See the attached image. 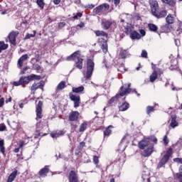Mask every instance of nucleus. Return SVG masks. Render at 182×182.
<instances>
[{"label": "nucleus", "instance_id": "f257e3e1", "mask_svg": "<svg viewBox=\"0 0 182 182\" xmlns=\"http://www.w3.org/2000/svg\"><path fill=\"white\" fill-rule=\"evenodd\" d=\"M35 79L36 80H41V75L31 74L28 76L21 77L18 81L13 82V86H26L29 82Z\"/></svg>", "mask_w": 182, "mask_h": 182}, {"label": "nucleus", "instance_id": "f03ea898", "mask_svg": "<svg viewBox=\"0 0 182 182\" xmlns=\"http://www.w3.org/2000/svg\"><path fill=\"white\" fill-rule=\"evenodd\" d=\"M130 86H132V84H127L122 85L119 89V93L117 94L114 97H112L109 101L108 104L112 105V103H114V101L117 100L119 97H123V96H125V95H129L132 92V89H130Z\"/></svg>", "mask_w": 182, "mask_h": 182}, {"label": "nucleus", "instance_id": "7ed1b4c3", "mask_svg": "<svg viewBox=\"0 0 182 182\" xmlns=\"http://www.w3.org/2000/svg\"><path fill=\"white\" fill-rule=\"evenodd\" d=\"M173 154V149L169 148L167 151L165 155L162 157V159L160 160L158 168H161V167H164L165 164H167V161L170 160V157H171V155Z\"/></svg>", "mask_w": 182, "mask_h": 182}, {"label": "nucleus", "instance_id": "20e7f679", "mask_svg": "<svg viewBox=\"0 0 182 182\" xmlns=\"http://www.w3.org/2000/svg\"><path fill=\"white\" fill-rule=\"evenodd\" d=\"M93 70H95V62H93L92 59L87 60V79H90L92 77V75H93Z\"/></svg>", "mask_w": 182, "mask_h": 182}, {"label": "nucleus", "instance_id": "39448f33", "mask_svg": "<svg viewBox=\"0 0 182 182\" xmlns=\"http://www.w3.org/2000/svg\"><path fill=\"white\" fill-rule=\"evenodd\" d=\"M18 35H19V31H11L9 34V41L11 45H16V38H18Z\"/></svg>", "mask_w": 182, "mask_h": 182}, {"label": "nucleus", "instance_id": "423d86ee", "mask_svg": "<svg viewBox=\"0 0 182 182\" xmlns=\"http://www.w3.org/2000/svg\"><path fill=\"white\" fill-rule=\"evenodd\" d=\"M42 106H43V102L38 101L36 108V120H38V119H42V117H43V115L42 114Z\"/></svg>", "mask_w": 182, "mask_h": 182}, {"label": "nucleus", "instance_id": "0eeeda50", "mask_svg": "<svg viewBox=\"0 0 182 182\" xmlns=\"http://www.w3.org/2000/svg\"><path fill=\"white\" fill-rule=\"evenodd\" d=\"M69 97L72 102H74V107L80 106V96L73 95L72 92L69 94Z\"/></svg>", "mask_w": 182, "mask_h": 182}, {"label": "nucleus", "instance_id": "6e6552de", "mask_svg": "<svg viewBox=\"0 0 182 182\" xmlns=\"http://www.w3.org/2000/svg\"><path fill=\"white\" fill-rule=\"evenodd\" d=\"M112 25H113V21H112V20L103 18L101 21V26L104 31L110 29V26H112Z\"/></svg>", "mask_w": 182, "mask_h": 182}, {"label": "nucleus", "instance_id": "1a4fd4ad", "mask_svg": "<svg viewBox=\"0 0 182 182\" xmlns=\"http://www.w3.org/2000/svg\"><path fill=\"white\" fill-rule=\"evenodd\" d=\"M69 182H78L79 177L77 176V173L75 171H70L68 175Z\"/></svg>", "mask_w": 182, "mask_h": 182}, {"label": "nucleus", "instance_id": "9d476101", "mask_svg": "<svg viewBox=\"0 0 182 182\" xmlns=\"http://www.w3.org/2000/svg\"><path fill=\"white\" fill-rule=\"evenodd\" d=\"M98 43L102 50V52L107 53V41H106L103 38H101L98 39Z\"/></svg>", "mask_w": 182, "mask_h": 182}, {"label": "nucleus", "instance_id": "9b49d317", "mask_svg": "<svg viewBox=\"0 0 182 182\" xmlns=\"http://www.w3.org/2000/svg\"><path fill=\"white\" fill-rule=\"evenodd\" d=\"M151 14H156V11H159V3L156 0H149Z\"/></svg>", "mask_w": 182, "mask_h": 182}, {"label": "nucleus", "instance_id": "f8f14e48", "mask_svg": "<svg viewBox=\"0 0 182 182\" xmlns=\"http://www.w3.org/2000/svg\"><path fill=\"white\" fill-rule=\"evenodd\" d=\"M79 112L77 111H72L68 117V119L70 122H77L79 120Z\"/></svg>", "mask_w": 182, "mask_h": 182}, {"label": "nucleus", "instance_id": "ddd939ff", "mask_svg": "<svg viewBox=\"0 0 182 182\" xmlns=\"http://www.w3.org/2000/svg\"><path fill=\"white\" fill-rule=\"evenodd\" d=\"M66 133V131L65 129L63 130H56L53 131L50 133L51 137L53 139H58V137H60V136H64V134Z\"/></svg>", "mask_w": 182, "mask_h": 182}, {"label": "nucleus", "instance_id": "4468645a", "mask_svg": "<svg viewBox=\"0 0 182 182\" xmlns=\"http://www.w3.org/2000/svg\"><path fill=\"white\" fill-rule=\"evenodd\" d=\"M152 15L157 18L158 19H160L161 18H164L167 15V11L166 10H162V11H159L156 10L155 13H152Z\"/></svg>", "mask_w": 182, "mask_h": 182}, {"label": "nucleus", "instance_id": "2eb2a0df", "mask_svg": "<svg viewBox=\"0 0 182 182\" xmlns=\"http://www.w3.org/2000/svg\"><path fill=\"white\" fill-rule=\"evenodd\" d=\"M43 86H45V82L43 81H40L38 83L35 82L31 86V90H33L34 92L38 90V89H42V90H43Z\"/></svg>", "mask_w": 182, "mask_h": 182}, {"label": "nucleus", "instance_id": "dca6fc26", "mask_svg": "<svg viewBox=\"0 0 182 182\" xmlns=\"http://www.w3.org/2000/svg\"><path fill=\"white\" fill-rule=\"evenodd\" d=\"M28 58H29L28 54H24L18 59L17 62L18 69L22 68V66H23V62H25V60H28Z\"/></svg>", "mask_w": 182, "mask_h": 182}, {"label": "nucleus", "instance_id": "f3484780", "mask_svg": "<svg viewBox=\"0 0 182 182\" xmlns=\"http://www.w3.org/2000/svg\"><path fill=\"white\" fill-rule=\"evenodd\" d=\"M49 166H45L43 168H41L38 172V176L40 177H46L49 173Z\"/></svg>", "mask_w": 182, "mask_h": 182}, {"label": "nucleus", "instance_id": "a211bd4d", "mask_svg": "<svg viewBox=\"0 0 182 182\" xmlns=\"http://www.w3.org/2000/svg\"><path fill=\"white\" fill-rule=\"evenodd\" d=\"M102 15H107L109 14V9H110V5L107 3L102 4L100 5Z\"/></svg>", "mask_w": 182, "mask_h": 182}, {"label": "nucleus", "instance_id": "6ab92c4d", "mask_svg": "<svg viewBox=\"0 0 182 182\" xmlns=\"http://www.w3.org/2000/svg\"><path fill=\"white\" fill-rule=\"evenodd\" d=\"M150 144V139L149 138H146L144 139H142L139 143V147L141 150L144 149V147H147Z\"/></svg>", "mask_w": 182, "mask_h": 182}, {"label": "nucleus", "instance_id": "aec40b11", "mask_svg": "<svg viewBox=\"0 0 182 182\" xmlns=\"http://www.w3.org/2000/svg\"><path fill=\"white\" fill-rule=\"evenodd\" d=\"M153 153V146H149L148 148L144 150L141 154V156L144 157H150Z\"/></svg>", "mask_w": 182, "mask_h": 182}, {"label": "nucleus", "instance_id": "412c9836", "mask_svg": "<svg viewBox=\"0 0 182 182\" xmlns=\"http://www.w3.org/2000/svg\"><path fill=\"white\" fill-rule=\"evenodd\" d=\"M129 38L132 39V41H139V39L141 38V35L136 32L135 30L132 31V33L129 34Z\"/></svg>", "mask_w": 182, "mask_h": 182}, {"label": "nucleus", "instance_id": "4be33fe9", "mask_svg": "<svg viewBox=\"0 0 182 182\" xmlns=\"http://www.w3.org/2000/svg\"><path fill=\"white\" fill-rule=\"evenodd\" d=\"M171 119L170 126L172 129H176V127H178V122L176 121L177 115H171Z\"/></svg>", "mask_w": 182, "mask_h": 182}, {"label": "nucleus", "instance_id": "5701e85b", "mask_svg": "<svg viewBox=\"0 0 182 182\" xmlns=\"http://www.w3.org/2000/svg\"><path fill=\"white\" fill-rule=\"evenodd\" d=\"M134 31V26L130 23H127L124 29V32L126 33V35H129Z\"/></svg>", "mask_w": 182, "mask_h": 182}, {"label": "nucleus", "instance_id": "b1692460", "mask_svg": "<svg viewBox=\"0 0 182 182\" xmlns=\"http://www.w3.org/2000/svg\"><path fill=\"white\" fill-rule=\"evenodd\" d=\"M77 58H80V50H77L71 55L68 56L67 60H75L76 59L77 60Z\"/></svg>", "mask_w": 182, "mask_h": 182}, {"label": "nucleus", "instance_id": "393cba45", "mask_svg": "<svg viewBox=\"0 0 182 182\" xmlns=\"http://www.w3.org/2000/svg\"><path fill=\"white\" fill-rule=\"evenodd\" d=\"M75 68L77 69H80V70H82L83 69V58H77V60H75Z\"/></svg>", "mask_w": 182, "mask_h": 182}, {"label": "nucleus", "instance_id": "a878e982", "mask_svg": "<svg viewBox=\"0 0 182 182\" xmlns=\"http://www.w3.org/2000/svg\"><path fill=\"white\" fill-rule=\"evenodd\" d=\"M16 176H18V170H15L13 171L9 176L7 179V182H12L15 178H16Z\"/></svg>", "mask_w": 182, "mask_h": 182}, {"label": "nucleus", "instance_id": "bb28decb", "mask_svg": "<svg viewBox=\"0 0 182 182\" xmlns=\"http://www.w3.org/2000/svg\"><path fill=\"white\" fill-rule=\"evenodd\" d=\"M112 129H113L112 125L108 126L104 131V137H109V136H110V134H112Z\"/></svg>", "mask_w": 182, "mask_h": 182}, {"label": "nucleus", "instance_id": "cd10ccee", "mask_svg": "<svg viewBox=\"0 0 182 182\" xmlns=\"http://www.w3.org/2000/svg\"><path fill=\"white\" fill-rule=\"evenodd\" d=\"M129 107H130V104L128 102H124L119 107V112H126Z\"/></svg>", "mask_w": 182, "mask_h": 182}, {"label": "nucleus", "instance_id": "c85d7f7f", "mask_svg": "<svg viewBox=\"0 0 182 182\" xmlns=\"http://www.w3.org/2000/svg\"><path fill=\"white\" fill-rule=\"evenodd\" d=\"M65 87H66V82L61 81L57 86L56 92L58 93L59 90H63Z\"/></svg>", "mask_w": 182, "mask_h": 182}, {"label": "nucleus", "instance_id": "c756f323", "mask_svg": "<svg viewBox=\"0 0 182 182\" xmlns=\"http://www.w3.org/2000/svg\"><path fill=\"white\" fill-rule=\"evenodd\" d=\"M95 33L96 36H104V38H107L109 36V34L105 32L104 31H95Z\"/></svg>", "mask_w": 182, "mask_h": 182}, {"label": "nucleus", "instance_id": "7c9ffc66", "mask_svg": "<svg viewBox=\"0 0 182 182\" xmlns=\"http://www.w3.org/2000/svg\"><path fill=\"white\" fill-rule=\"evenodd\" d=\"M72 90H73V93H82L83 92V90H85V87H83V86H80L78 87H73Z\"/></svg>", "mask_w": 182, "mask_h": 182}, {"label": "nucleus", "instance_id": "2f4dec72", "mask_svg": "<svg viewBox=\"0 0 182 182\" xmlns=\"http://www.w3.org/2000/svg\"><path fill=\"white\" fill-rule=\"evenodd\" d=\"M0 151L2 153L3 156H6L5 154V141L4 139L0 140Z\"/></svg>", "mask_w": 182, "mask_h": 182}, {"label": "nucleus", "instance_id": "473e14b6", "mask_svg": "<svg viewBox=\"0 0 182 182\" xmlns=\"http://www.w3.org/2000/svg\"><path fill=\"white\" fill-rule=\"evenodd\" d=\"M148 28L149 29V31H151V32H157V31H159V27H157V26H156V24H153V23H149L148 25Z\"/></svg>", "mask_w": 182, "mask_h": 182}, {"label": "nucleus", "instance_id": "72a5a7b5", "mask_svg": "<svg viewBox=\"0 0 182 182\" xmlns=\"http://www.w3.org/2000/svg\"><path fill=\"white\" fill-rule=\"evenodd\" d=\"M129 53L127 50H121L120 53H119V56L120 58H122V59H126V58H127V56H129Z\"/></svg>", "mask_w": 182, "mask_h": 182}, {"label": "nucleus", "instance_id": "f704fd0d", "mask_svg": "<svg viewBox=\"0 0 182 182\" xmlns=\"http://www.w3.org/2000/svg\"><path fill=\"white\" fill-rule=\"evenodd\" d=\"M93 14L95 15H103L100 6H97L93 9Z\"/></svg>", "mask_w": 182, "mask_h": 182}, {"label": "nucleus", "instance_id": "c9c22d12", "mask_svg": "<svg viewBox=\"0 0 182 182\" xmlns=\"http://www.w3.org/2000/svg\"><path fill=\"white\" fill-rule=\"evenodd\" d=\"M164 4H167L169 6H176V0H161Z\"/></svg>", "mask_w": 182, "mask_h": 182}, {"label": "nucleus", "instance_id": "e433bc0d", "mask_svg": "<svg viewBox=\"0 0 182 182\" xmlns=\"http://www.w3.org/2000/svg\"><path fill=\"white\" fill-rule=\"evenodd\" d=\"M159 75H157V72L156 71H153L151 75L149 77L150 82L152 83L156 81Z\"/></svg>", "mask_w": 182, "mask_h": 182}, {"label": "nucleus", "instance_id": "4c0bfd02", "mask_svg": "<svg viewBox=\"0 0 182 182\" xmlns=\"http://www.w3.org/2000/svg\"><path fill=\"white\" fill-rule=\"evenodd\" d=\"M176 176L179 182H182V166L179 167V172L176 173Z\"/></svg>", "mask_w": 182, "mask_h": 182}, {"label": "nucleus", "instance_id": "58836bf2", "mask_svg": "<svg viewBox=\"0 0 182 182\" xmlns=\"http://www.w3.org/2000/svg\"><path fill=\"white\" fill-rule=\"evenodd\" d=\"M178 65V61L176 60V58L172 59L171 60V69H176Z\"/></svg>", "mask_w": 182, "mask_h": 182}, {"label": "nucleus", "instance_id": "ea45409f", "mask_svg": "<svg viewBox=\"0 0 182 182\" xmlns=\"http://www.w3.org/2000/svg\"><path fill=\"white\" fill-rule=\"evenodd\" d=\"M152 69H153L154 72H156L157 76H161V75H163V73H164L163 70H161L160 68L156 69V68L154 66H153Z\"/></svg>", "mask_w": 182, "mask_h": 182}, {"label": "nucleus", "instance_id": "a19ab883", "mask_svg": "<svg viewBox=\"0 0 182 182\" xmlns=\"http://www.w3.org/2000/svg\"><path fill=\"white\" fill-rule=\"evenodd\" d=\"M86 129H87V123L83 122V123L81 124V125L80 126L79 132H85V130H86Z\"/></svg>", "mask_w": 182, "mask_h": 182}, {"label": "nucleus", "instance_id": "79ce46f5", "mask_svg": "<svg viewBox=\"0 0 182 182\" xmlns=\"http://www.w3.org/2000/svg\"><path fill=\"white\" fill-rule=\"evenodd\" d=\"M154 112V107L147 106L146 107V114L150 116V113H153Z\"/></svg>", "mask_w": 182, "mask_h": 182}, {"label": "nucleus", "instance_id": "37998d69", "mask_svg": "<svg viewBox=\"0 0 182 182\" xmlns=\"http://www.w3.org/2000/svg\"><path fill=\"white\" fill-rule=\"evenodd\" d=\"M167 23H174V18L171 15H168L166 18Z\"/></svg>", "mask_w": 182, "mask_h": 182}, {"label": "nucleus", "instance_id": "c03bdc74", "mask_svg": "<svg viewBox=\"0 0 182 182\" xmlns=\"http://www.w3.org/2000/svg\"><path fill=\"white\" fill-rule=\"evenodd\" d=\"M36 36V31H33V34L27 33L25 36V39H31V38H35Z\"/></svg>", "mask_w": 182, "mask_h": 182}, {"label": "nucleus", "instance_id": "a18cd8bd", "mask_svg": "<svg viewBox=\"0 0 182 182\" xmlns=\"http://www.w3.org/2000/svg\"><path fill=\"white\" fill-rule=\"evenodd\" d=\"M36 3L41 9H43L45 6V3L43 2V0H37Z\"/></svg>", "mask_w": 182, "mask_h": 182}, {"label": "nucleus", "instance_id": "49530a36", "mask_svg": "<svg viewBox=\"0 0 182 182\" xmlns=\"http://www.w3.org/2000/svg\"><path fill=\"white\" fill-rule=\"evenodd\" d=\"M93 163L95 164L96 167H98L99 166V156H93Z\"/></svg>", "mask_w": 182, "mask_h": 182}, {"label": "nucleus", "instance_id": "de8ad7c7", "mask_svg": "<svg viewBox=\"0 0 182 182\" xmlns=\"http://www.w3.org/2000/svg\"><path fill=\"white\" fill-rule=\"evenodd\" d=\"M73 19H77V18H82V16H83V14L82 13H77L76 14H73Z\"/></svg>", "mask_w": 182, "mask_h": 182}, {"label": "nucleus", "instance_id": "09e8293b", "mask_svg": "<svg viewBox=\"0 0 182 182\" xmlns=\"http://www.w3.org/2000/svg\"><path fill=\"white\" fill-rule=\"evenodd\" d=\"M163 141H164V144H166V145L168 144L170 141L168 140V137H167V135H165L164 136Z\"/></svg>", "mask_w": 182, "mask_h": 182}, {"label": "nucleus", "instance_id": "8fccbe9b", "mask_svg": "<svg viewBox=\"0 0 182 182\" xmlns=\"http://www.w3.org/2000/svg\"><path fill=\"white\" fill-rule=\"evenodd\" d=\"M141 58H145L147 59V51L146 50H143L141 54Z\"/></svg>", "mask_w": 182, "mask_h": 182}, {"label": "nucleus", "instance_id": "3c124183", "mask_svg": "<svg viewBox=\"0 0 182 182\" xmlns=\"http://www.w3.org/2000/svg\"><path fill=\"white\" fill-rule=\"evenodd\" d=\"M4 130H6V126L4 124H1L0 132H4Z\"/></svg>", "mask_w": 182, "mask_h": 182}, {"label": "nucleus", "instance_id": "603ef678", "mask_svg": "<svg viewBox=\"0 0 182 182\" xmlns=\"http://www.w3.org/2000/svg\"><path fill=\"white\" fill-rule=\"evenodd\" d=\"M33 68L35 70H41V65L38 64H34Z\"/></svg>", "mask_w": 182, "mask_h": 182}, {"label": "nucleus", "instance_id": "864d4df0", "mask_svg": "<svg viewBox=\"0 0 182 182\" xmlns=\"http://www.w3.org/2000/svg\"><path fill=\"white\" fill-rule=\"evenodd\" d=\"M28 143L25 142V141H19V149L22 148L23 146H26Z\"/></svg>", "mask_w": 182, "mask_h": 182}, {"label": "nucleus", "instance_id": "5fc2aeb1", "mask_svg": "<svg viewBox=\"0 0 182 182\" xmlns=\"http://www.w3.org/2000/svg\"><path fill=\"white\" fill-rule=\"evenodd\" d=\"M5 103V99L4 97L0 99V107H2Z\"/></svg>", "mask_w": 182, "mask_h": 182}, {"label": "nucleus", "instance_id": "6e6d98bb", "mask_svg": "<svg viewBox=\"0 0 182 182\" xmlns=\"http://www.w3.org/2000/svg\"><path fill=\"white\" fill-rule=\"evenodd\" d=\"M28 69H29L28 67L24 68L20 73L21 75H25V73H26V70H28Z\"/></svg>", "mask_w": 182, "mask_h": 182}, {"label": "nucleus", "instance_id": "4d7b16f0", "mask_svg": "<svg viewBox=\"0 0 182 182\" xmlns=\"http://www.w3.org/2000/svg\"><path fill=\"white\" fill-rule=\"evenodd\" d=\"M139 32L141 33V36H146V31L144 30L141 29V30H139Z\"/></svg>", "mask_w": 182, "mask_h": 182}, {"label": "nucleus", "instance_id": "13d9d810", "mask_svg": "<svg viewBox=\"0 0 182 182\" xmlns=\"http://www.w3.org/2000/svg\"><path fill=\"white\" fill-rule=\"evenodd\" d=\"M62 0H53V4H55V5H59V4H60V1Z\"/></svg>", "mask_w": 182, "mask_h": 182}, {"label": "nucleus", "instance_id": "bf43d9fd", "mask_svg": "<svg viewBox=\"0 0 182 182\" xmlns=\"http://www.w3.org/2000/svg\"><path fill=\"white\" fill-rule=\"evenodd\" d=\"M65 25H66L65 22H61L58 24L59 28H63V26H65Z\"/></svg>", "mask_w": 182, "mask_h": 182}, {"label": "nucleus", "instance_id": "052dcab7", "mask_svg": "<svg viewBox=\"0 0 182 182\" xmlns=\"http://www.w3.org/2000/svg\"><path fill=\"white\" fill-rule=\"evenodd\" d=\"M85 146H86V143H85L84 141H82V142L80 144V149H83V147H85Z\"/></svg>", "mask_w": 182, "mask_h": 182}, {"label": "nucleus", "instance_id": "680f3d73", "mask_svg": "<svg viewBox=\"0 0 182 182\" xmlns=\"http://www.w3.org/2000/svg\"><path fill=\"white\" fill-rule=\"evenodd\" d=\"M114 4L115 6H117V5H119V4H120V0H114Z\"/></svg>", "mask_w": 182, "mask_h": 182}, {"label": "nucleus", "instance_id": "e2e57ef3", "mask_svg": "<svg viewBox=\"0 0 182 182\" xmlns=\"http://www.w3.org/2000/svg\"><path fill=\"white\" fill-rule=\"evenodd\" d=\"M77 26H78L79 28H85V23H80Z\"/></svg>", "mask_w": 182, "mask_h": 182}, {"label": "nucleus", "instance_id": "0e129e2a", "mask_svg": "<svg viewBox=\"0 0 182 182\" xmlns=\"http://www.w3.org/2000/svg\"><path fill=\"white\" fill-rule=\"evenodd\" d=\"M102 63H104V65H105L106 68H107V60H106V58H104Z\"/></svg>", "mask_w": 182, "mask_h": 182}, {"label": "nucleus", "instance_id": "69168bd1", "mask_svg": "<svg viewBox=\"0 0 182 182\" xmlns=\"http://www.w3.org/2000/svg\"><path fill=\"white\" fill-rule=\"evenodd\" d=\"M9 102H12V97H9L8 100H6V103H8Z\"/></svg>", "mask_w": 182, "mask_h": 182}, {"label": "nucleus", "instance_id": "338daca9", "mask_svg": "<svg viewBox=\"0 0 182 182\" xmlns=\"http://www.w3.org/2000/svg\"><path fill=\"white\" fill-rule=\"evenodd\" d=\"M14 153H19V148H16L14 149Z\"/></svg>", "mask_w": 182, "mask_h": 182}, {"label": "nucleus", "instance_id": "774afa93", "mask_svg": "<svg viewBox=\"0 0 182 182\" xmlns=\"http://www.w3.org/2000/svg\"><path fill=\"white\" fill-rule=\"evenodd\" d=\"M109 182H116V181L114 180V178H111Z\"/></svg>", "mask_w": 182, "mask_h": 182}]
</instances>
